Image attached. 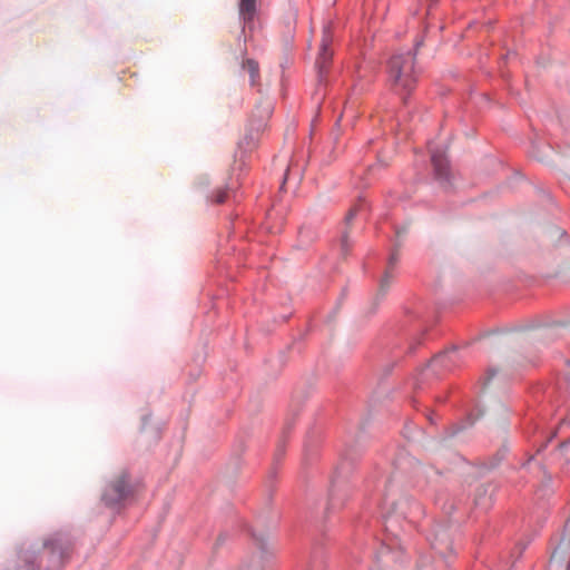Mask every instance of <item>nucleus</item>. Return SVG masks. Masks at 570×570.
Here are the masks:
<instances>
[{"label":"nucleus","instance_id":"f257e3e1","mask_svg":"<svg viewBox=\"0 0 570 570\" xmlns=\"http://www.w3.org/2000/svg\"><path fill=\"white\" fill-rule=\"evenodd\" d=\"M134 492L132 484L129 481V474L121 472L111 481L102 493V501L110 508H116L125 502Z\"/></svg>","mask_w":570,"mask_h":570},{"label":"nucleus","instance_id":"f03ea898","mask_svg":"<svg viewBox=\"0 0 570 570\" xmlns=\"http://www.w3.org/2000/svg\"><path fill=\"white\" fill-rule=\"evenodd\" d=\"M462 357V351L459 347L453 346L450 350L435 355L426 366V371L431 370L434 373L451 371L460 365Z\"/></svg>","mask_w":570,"mask_h":570},{"label":"nucleus","instance_id":"7ed1b4c3","mask_svg":"<svg viewBox=\"0 0 570 570\" xmlns=\"http://www.w3.org/2000/svg\"><path fill=\"white\" fill-rule=\"evenodd\" d=\"M272 111L273 108L271 104H267L263 109L261 119L258 120L257 125L252 122L244 138L239 141L238 148L240 150H244L245 153L252 151L257 146L259 132L265 128L266 120L271 117Z\"/></svg>","mask_w":570,"mask_h":570},{"label":"nucleus","instance_id":"20e7f679","mask_svg":"<svg viewBox=\"0 0 570 570\" xmlns=\"http://www.w3.org/2000/svg\"><path fill=\"white\" fill-rule=\"evenodd\" d=\"M333 55V32L331 27L326 26L323 29L322 40L315 59V67L317 68V71H324L330 68Z\"/></svg>","mask_w":570,"mask_h":570},{"label":"nucleus","instance_id":"39448f33","mask_svg":"<svg viewBox=\"0 0 570 570\" xmlns=\"http://www.w3.org/2000/svg\"><path fill=\"white\" fill-rule=\"evenodd\" d=\"M45 550L49 553L51 569H58L62 566L68 556V549L65 547V541L61 537H53L45 542Z\"/></svg>","mask_w":570,"mask_h":570},{"label":"nucleus","instance_id":"423d86ee","mask_svg":"<svg viewBox=\"0 0 570 570\" xmlns=\"http://www.w3.org/2000/svg\"><path fill=\"white\" fill-rule=\"evenodd\" d=\"M431 161L434 168L435 178L439 180H448L450 175V166L444 149H431Z\"/></svg>","mask_w":570,"mask_h":570},{"label":"nucleus","instance_id":"0eeeda50","mask_svg":"<svg viewBox=\"0 0 570 570\" xmlns=\"http://www.w3.org/2000/svg\"><path fill=\"white\" fill-rule=\"evenodd\" d=\"M390 82L397 94L406 95L414 89L416 78L414 73H392Z\"/></svg>","mask_w":570,"mask_h":570},{"label":"nucleus","instance_id":"6e6552de","mask_svg":"<svg viewBox=\"0 0 570 570\" xmlns=\"http://www.w3.org/2000/svg\"><path fill=\"white\" fill-rule=\"evenodd\" d=\"M238 11L244 27H250L257 13V0H239Z\"/></svg>","mask_w":570,"mask_h":570},{"label":"nucleus","instance_id":"1a4fd4ad","mask_svg":"<svg viewBox=\"0 0 570 570\" xmlns=\"http://www.w3.org/2000/svg\"><path fill=\"white\" fill-rule=\"evenodd\" d=\"M412 61L413 56L410 52L395 55L389 61L390 71H403L412 68Z\"/></svg>","mask_w":570,"mask_h":570},{"label":"nucleus","instance_id":"9d476101","mask_svg":"<svg viewBox=\"0 0 570 570\" xmlns=\"http://www.w3.org/2000/svg\"><path fill=\"white\" fill-rule=\"evenodd\" d=\"M397 254L395 252H393L391 255H390V258H389V263H387V268L380 282V289L382 292H385L391 283V279L393 278V273H392V269L393 267L395 266V264L397 263Z\"/></svg>","mask_w":570,"mask_h":570},{"label":"nucleus","instance_id":"9b49d317","mask_svg":"<svg viewBox=\"0 0 570 570\" xmlns=\"http://www.w3.org/2000/svg\"><path fill=\"white\" fill-rule=\"evenodd\" d=\"M230 194L235 195L234 187L227 186L225 188H218L215 190L212 202L216 204H223L229 198Z\"/></svg>","mask_w":570,"mask_h":570},{"label":"nucleus","instance_id":"f8f14e48","mask_svg":"<svg viewBox=\"0 0 570 570\" xmlns=\"http://www.w3.org/2000/svg\"><path fill=\"white\" fill-rule=\"evenodd\" d=\"M497 373L498 371L494 367H489L487 370L484 375L480 379V384L482 389H485L490 384L491 380L497 375Z\"/></svg>","mask_w":570,"mask_h":570},{"label":"nucleus","instance_id":"ddd939ff","mask_svg":"<svg viewBox=\"0 0 570 570\" xmlns=\"http://www.w3.org/2000/svg\"><path fill=\"white\" fill-rule=\"evenodd\" d=\"M243 69L245 71H258L259 69V66H258V62L253 60V59H247L244 63H243Z\"/></svg>","mask_w":570,"mask_h":570},{"label":"nucleus","instance_id":"4468645a","mask_svg":"<svg viewBox=\"0 0 570 570\" xmlns=\"http://www.w3.org/2000/svg\"><path fill=\"white\" fill-rule=\"evenodd\" d=\"M393 543L392 542H384L380 549V557H385V556H389V554H393Z\"/></svg>","mask_w":570,"mask_h":570},{"label":"nucleus","instance_id":"2eb2a0df","mask_svg":"<svg viewBox=\"0 0 570 570\" xmlns=\"http://www.w3.org/2000/svg\"><path fill=\"white\" fill-rule=\"evenodd\" d=\"M362 206H363V203H361V204H358V205H355L354 207H352V208L348 210V213H347V215H346V217H345V222H346L347 224H348V223H350V222H351V220H352V219L357 215V213L361 210Z\"/></svg>","mask_w":570,"mask_h":570},{"label":"nucleus","instance_id":"dca6fc26","mask_svg":"<svg viewBox=\"0 0 570 570\" xmlns=\"http://www.w3.org/2000/svg\"><path fill=\"white\" fill-rule=\"evenodd\" d=\"M341 247L344 253H346L348 250L350 244H348V238H347L346 234H343V236L341 238Z\"/></svg>","mask_w":570,"mask_h":570},{"label":"nucleus","instance_id":"f3484780","mask_svg":"<svg viewBox=\"0 0 570 570\" xmlns=\"http://www.w3.org/2000/svg\"><path fill=\"white\" fill-rule=\"evenodd\" d=\"M570 449V440L562 442L559 446L558 452L562 454L563 452L568 451Z\"/></svg>","mask_w":570,"mask_h":570},{"label":"nucleus","instance_id":"a211bd4d","mask_svg":"<svg viewBox=\"0 0 570 570\" xmlns=\"http://www.w3.org/2000/svg\"><path fill=\"white\" fill-rule=\"evenodd\" d=\"M259 77V73L253 72L250 73V85L254 86L256 82V78Z\"/></svg>","mask_w":570,"mask_h":570},{"label":"nucleus","instance_id":"6ab92c4d","mask_svg":"<svg viewBox=\"0 0 570 570\" xmlns=\"http://www.w3.org/2000/svg\"><path fill=\"white\" fill-rule=\"evenodd\" d=\"M416 344H420V341L419 340H415V342L411 343L410 346H409V352H413L414 348H415V345Z\"/></svg>","mask_w":570,"mask_h":570},{"label":"nucleus","instance_id":"aec40b11","mask_svg":"<svg viewBox=\"0 0 570 570\" xmlns=\"http://www.w3.org/2000/svg\"><path fill=\"white\" fill-rule=\"evenodd\" d=\"M387 541L393 543V548L395 547L396 543L392 541L391 538H387Z\"/></svg>","mask_w":570,"mask_h":570},{"label":"nucleus","instance_id":"412c9836","mask_svg":"<svg viewBox=\"0 0 570 570\" xmlns=\"http://www.w3.org/2000/svg\"><path fill=\"white\" fill-rule=\"evenodd\" d=\"M564 460H566L567 462H569V461H570V454H569V455H566Z\"/></svg>","mask_w":570,"mask_h":570},{"label":"nucleus","instance_id":"4be33fe9","mask_svg":"<svg viewBox=\"0 0 570 570\" xmlns=\"http://www.w3.org/2000/svg\"><path fill=\"white\" fill-rule=\"evenodd\" d=\"M288 179V173H286L285 175V178H284V183Z\"/></svg>","mask_w":570,"mask_h":570}]
</instances>
